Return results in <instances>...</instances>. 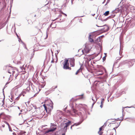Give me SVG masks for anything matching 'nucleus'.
Here are the masks:
<instances>
[{
  "label": "nucleus",
  "mask_w": 135,
  "mask_h": 135,
  "mask_svg": "<svg viewBox=\"0 0 135 135\" xmlns=\"http://www.w3.org/2000/svg\"><path fill=\"white\" fill-rule=\"evenodd\" d=\"M72 111L75 113V114L78 115L82 119V120L81 121L79 122L78 123H75L72 125L70 127V129H72V127H73L74 126H77L79 125L82 123V122L84 120V114H83L81 112H78L77 110L74 108L73 106L72 107Z\"/></svg>",
  "instance_id": "f257e3e1"
},
{
  "label": "nucleus",
  "mask_w": 135,
  "mask_h": 135,
  "mask_svg": "<svg viewBox=\"0 0 135 135\" xmlns=\"http://www.w3.org/2000/svg\"><path fill=\"white\" fill-rule=\"evenodd\" d=\"M53 103L51 100H50V103L49 104H44L43 106L46 112L49 113H50L51 110L53 109Z\"/></svg>",
  "instance_id": "f03ea898"
},
{
  "label": "nucleus",
  "mask_w": 135,
  "mask_h": 135,
  "mask_svg": "<svg viewBox=\"0 0 135 135\" xmlns=\"http://www.w3.org/2000/svg\"><path fill=\"white\" fill-rule=\"evenodd\" d=\"M100 27H103V28L99 31L100 32H101L107 31L109 29V28L106 25H105L103 26H101Z\"/></svg>",
  "instance_id": "7ed1b4c3"
},
{
  "label": "nucleus",
  "mask_w": 135,
  "mask_h": 135,
  "mask_svg": "<svg viewBox=\"0 0 135 135\" xmlns=\"http://www.w3.org/2000/svg\"><path fill=\"white\" fill-rule=\"evenodd\" d=\"M58 9L57 8H55L53 9L52 10L54 12H56V13H59V15L58 17H57L56 18H55V20H53V21H55L56 20H57L58 19H60V20H62L61 17L62 16V15L60 13H59V11H58Z\"/></svg>",
  "instance_id": "20e7f679"
},
{
  "label": "nucleus",
  "mask_w": 135,
  "mask_h": 135,
  "mask_svg": "<svg viewBox=\"0 0 135 135\" xmlns=\"http://www.w3.org/2000/svg\"><path fill=\"white\" fill-rule=\"evenodd\" d=\"M119 7L113 11L114 13H117L118 12H120V13H122V8L121 6H120V7H119V5L118 6Z\"/></svg>",
  "instance_id": "39448f33"
},
{
  "label": "nucleus",
  "mask_w": 135,
  "mask_h": 135,
  "mask_svg": "<svg viewBox=\"0 0 135 135\" xmlns=\"http://www.w3.org/2000/svg\"><path fill=\"white\" fill-rule=\"evenodd\" d=\"M63 64V69H67V68L69 66V59H65Z\"/></svg>",
  "instance_id": "423d86ee"
},
{
  "label": "nucleus",
  "mask_w": 135,
  "mask_h": 135,
  "mask_svg": "<svg viewBox=\"0 0 135 135\" xmlns=\"http://www.w3.org/2000/svg\"><path fill=\"white\" fill-rule=\"evenodd\" d=\"M69 62L71 67H74L75 66V59L74 58L69 59Z\"/></svg>",
  "instance_id": "0eeeda50"
},
{
  "label": "nucleus",
  "mask_w": 135,
  "mask_h": 135,
  "mask_svg": "<svg viewBox=\"0 0 135 135\" xmlns=\"http://www.w3.org/2000/svg\"><path fill=\"white\" fill-rule=\"evenodd\" d=\"M112 18V17H111V16H110L105 19H103V18H102V17H100L99 16V17L98 19L99 20H101L102 22H104L106 21L108 19L110 18Z\"/></svg>",
  "instance_id": "6e6552de"
},
{
  "label": "nucleus",
  "mask_w": 135,
  "mask_h": 135,
  "mask_svg": "<svg viewBox=\"0 0 135 135\" xmlns=\"http://www.w3.org/2000/svg\"><path fill=\"white\" fill-rule=\"evenodd\" d=\"M56 129V128H53L50 129H49L47 131L45 132V134L48 133L50 132H53L54 131H55Z\"/></svg>",
  "instance_id": "1a4fd4ad"
},
{
  "label": "nucleus",
  "mask_w": 135,
  "mask_h": 135,
  "mask_svg": "<svg viewBox=\"0 0 135 135\" xmlns=\"http://www.w3.org/2000/svg\"><path fill=\"white\" fill-rule=\"evenodd\" d=\"M14 68H15L10 66V68L8 69V72L9 74H11L12 71Z\"/></svg>",
  "instance_id": "9d476101"
},
{
  "label": "nucleus",
  "mask_w": 135,
  "mask_h": 135,
  "mask_svg": "<svg viewBox=\"0 0 135 135\" xmlns=\"http://www.w3.org/2000/svg\"><path fill=\"white\" fill-rule=\"evenodd\" d=\"M65 126L64 128H67L71 124V122L70 121H69L65 123Z\"/></svg>",
  "instance_id": "9b49d317"
},
{
  "label": "nucleus",
  "mask_w": 135,
  "mask_h": 135,
  "mask_svg": "<svg viewBox=\"0 0 135 135\" xmlns=\"http://www.w3.org/2000/svg\"><path fill=\"white\" fill-rule=\"evenodd\" d=\"M109 13V11H107L105 12L102 16L100 17H102L103 18L104 16H107Z\"/></svg>",
  "instance_id": "f8f14e48"
},
{
  "label": "nucleus",
  "mask_w": 135,
  "mask_h": 135,
  "mask_svg": "<svg viewBox=\"0 0 135 135\" xmlns=\"http://www.w3.org/2000/svg\"><path fill=\"white\" fill-rule=\"evenodd\" d=\"M100 42V38L99 37H98L97 39L95 40L94 43H97L99 42Z\"/></svg>",
  "instance_id": "ddd939ff"
},
{
  "label": "nucleus",
  "mask_w": 135,
  "mask_h": 135,
  "mask_svg": "<svg viewBox=\"0 0 135 135\" xmlns=\"http://www.w3.org/2000/svg\"><path fill=\"white\" fill-rule=\"evenodd\" d=\"M10 67V66L8 65H6L4 66L3 67V69L5 70H8V69Z\"/></svg>",
  "instance_id": "4468645a"
},
{
  "label": "nucleus",
  "mask_w": 135,
  "mask_h": 135,
  "mask_svg": "<svg viewBox=\"0 0 135 135\" xmlns=\"http://www.w3.org/2000/svg\"><path fill=\"white\" fill-rule=\"evenodd\" d=\"M54 90H52V89H51L47 91L45 93H46V94H48L49 93H51L52 91H54Z\"/></svg>",
  "instance_id": "2eb2a0df"
},
{
  "label": "nucleus",
  "mask_w": 135,
  "mask_h": 135,
  "mask_svg": "<svg viewBox=\"0 0 135 135\" xmlns=\"http://www.w3.org/2000/svg\"><path fill=\"white\" fill-rule=\"evenodd\" d=\"M25 93H26L24 91H23L21 94L19 95L17 98H20V97H21L22 95L23 97L25 95L24 94Z\"/></svg>",
  "instance_id": "dca6fc26"
},
{
  "label": "nucleus",
  "mask_w": 135,
  "mask_h": 135,
  "mask_svg": "<svg viewBox=\"0 0 135 135\" xmlns=\"http://www.w3.org/2000/svg\"><path fill=\"white\" fill-rule=\"evenodd\" d=\"M67 128H64V127L62 128V131L64 132L63 133L65 134V133L67 132Z\"/></svg>",
  "instance_id": "f3484780"
},
{
  "label": "nucleus",
  "mask_w": 135,
  "mask_h": 135,
  "mask_svg": "<svg viewBox=\"0 0 135 135\" xmlns=\"http://www.w3.org/2000/svg\"><path fill=\"white\" fill-rule=\"evenodd\" d=\"M16 71L17 70H15L14 69L13 70L12 72V75L14 76V75L16 74Z\"/></svg>",
  "instance_id": "a211bd4d"
},
{
  "label": "nucleus",
  "mask_w": 135,
  "mask_h": 135,
  "mask_svg": "<svg viewBox=\"0 0 135 135\" xmlns=\"http://www.w3.org/2000/svg\"><path fill=\"white\" fill-rule=\"evenodd\" d=\"M119 118H117V119H110L111 120H122L123 119V117H122V119H118Z\"/></svg>",
  "instance_id": "6ab92c4d"
},
{
  "label": "nucleus",
  "mask_w": 135,
  "mask_h": 135,
  "mask_svg": "<svg viewBox=\"0 0 135 135\" xmlns=\"http://www.w3.org/2000/svg\"><path fill=\"white\" fill-rule=\"evenodd\" d=\"M18 39V41L19 42H21L23 44L24 46H26V45L22 41V40L19 37V38Z\"/></svg>",
  "instance_id": "aec40b11"
},
{
  "label": "nucleus",
  "mask_w": 135,
  "mask_h": 135,
  "mask_svg": "<svg viewBox=\"0 0 135 135\" xmlns=\"http://www.w3.org/2000/svg\"><path fill=\"white\" fill-rule=\"evenodd\" d=\"M89 41L90 42L94 43L95 41L93 40V39L91 38H89Z\"/></svg>",
  "instance_id": "412c9836"
},
{
  "label": "nucleus",
  "mask_w": 135,
  "mask_h": 135,
  "mask_svg": "<svg viewBox=\"0 0 135 135\" xmlns=\"http://www.w3.org/2000/svg\"><path fill=\"white\" fill-rule=\"evenodd\" d=\"M16 74H15V75H15V79H17V76H18V74L17 71H16Z\"/></svg>",
  "instance_id": "4be33fe9"
},
{
  "label": "nucleus",
  "mask_w": 135,
  "mask_h": 135,
  "mask_svg": "<svg viewBox=\"0 0 135 135\" xmlns=\"http://www.w3.org/2000/svg\"><path fill=\"white\" fill-rule=\"evenodd\" d=\"M57 87V86H53L51 88V89H52V90H54Z\"/></svg>",
  "instance_id": "5701e85b"
},
{
  "label": "nucleus",
  "mask_w": 135,
  "mask_h": 135,
  "mask_svg": "<svg viewBox=\"0 0 135 135\" xmlns=\"http://www.w3.org/2000/svg\"><path fill=\"white\" fill-rule=\"evenodd\" d=\"M96 95H95V99H94L93 98V97H92V98H91V99L93 101V102H95V101H96V102L97 100V99H96V100H95V99H96Z\"/></svg>",
  "instance_id": "b1692460"
},
{
  "label": "nucleus",
  "mask_w": 135,
  "mask_h": 135,
  "mask_svg": "<svg viewBox=\"0 0 135 135\" xmlns=\"http://www.w3.org/2000/svg\"><path fill=\"white\" fill-rule=\"evenodd\" d=\"M3 122L4 123H5V124H7V125L8 126V127H10L9 124L6 121H3Z\"/></svg>",
  "instance_id": "393cba45"
},
{
  "label": "nucleus",
  "mask_w": 135,
  "mask_h": 135,
  "mask_svg": "<svg viewBox=\"0 0 135 135\" xmlns=\"http://www.w3.org/2000/svg\"><path fill=\"white\" fill-rule=\"evenodd\" d=\"M3 122L4 123H5V124H7V125L8 126V127H10L9 124L6 121H3Z\"/></svg>",
  "instance_id": "a878e982"
},
{
  "label": "nucleus",
  "mask_w": 135,
  "mask_h": 135,
  "mask_svg": "<svg viewBox=\"0 0 135 135\" xmlns=\"http://www.w3.org/2000/svg\"><path fill=\"white\" fill-rule=\"evenodd\" d=\"M59 12V13H61L63 15H64L66 17L67 16V15L65 13H64L63 12H62V11H60V12Z\"/></svg>",
  "instance_id": "bb28decb"
},
{
  "label": "nucleus",
  "mask_w": 135,
  "mask_h": 135,
  "mask_svg": "<svg viewBox=\"0 0 135 135\" xmlns=\"http://www.w3.org/2000/svg\"><path fill=\"white\" fill-rule=\"evenodd\" d=\"M62 119V118L61 117H57V120H59V119Z\"/></svg>",
  "instance_id": "cd10ccee"
},
{
  "label": "nucleus",
  "mask_w": 135,
  "mask_h": 135,
  "mask_svg": "<svg viewBox=\"0 0 135 135\" xmlns=\"http://www.w3.org/2000/svg\"><path fill=\"white\" fill-rule=\"evenodd\" d=\"M35 50H34L33 51V53L32 54V56H31V57H33V56L34 55V52H35Z\"/></svg>",
  "instance_id": "c85d7f7f"
},
{
  "label": "nucleus",
  "mask_w": 135,
  "mask_h": 135,
  "mask_svg": "<svg viewBox=\"0 0 135 135\" xmlns=\"http://www.w3.org/2000/svg\"><path fill=\"white\" fill-rule=\"evenodd\" d=\"M80 69H81V68H80V69H79V70H78L76 71V73H75V74H76V75H77V74H78L79 72H80Z\"/></svg>",
  "instance_id": "c756f323"
},
{
  "label": "nucleus",
  "mask_w": 135,
  "mask_h": 135,
  "mask_svg": "<svg viewBox=\"0 0 135 135\" xmlns=\"http://www.w3.org/2000/svg\"><path fill=\"white\" fill-rule=\"evenodd\" d=\"M99 73L101 72V73H98V74L99 75H102L103 73V71H99Z\"/></svg>",
  "instance_id": "7c9ffc66"
},
{
  "label": "nucleus",
  "mask_w": 135,
  "mask_h": 135,
  "mask_svg": "<svg viewBox=\"0 0 135 135\" xmlns=\"http://www.w3.org/2000/svg\"><path fill=\"white\" fill-rule=\"evenodd\" d=\"M121 122H120L119 123V124L118 125V126H117V127H116L115 128H113V129L114 130H115V132H116V130H115V128H118V127L120 125V123Z\"/></svg>",
  "instance_id": "2f4dec72"
},
{
  "label": "nucleus",
  "mask_w": 135,
  "mask_h": 135,
  "mask_svg": "<svg viewBox=\"0 0 135 135\" xmlns=\"http://www.w3.org/2000/svg\"><path fill=\"white\" fill-rule=\"evenodd\" d=\"M106 56H105L103 58V61H104L105 60Z\"/></svg>",
  "instance_id": "473e14b6"
},
{
  "label": "nucleus",
  "mask_w": 135,
  "mask_h": 135,
  "mask_svg": "<svg viewBox=\"0 0 135 135\" xmlns=\"http://www.w3.org/2000/svg\"><path fill=\"white\" fill-rule=\"evenodd\" d=\"M110 0H107L106 3L105 5V6L106 5L110 2Z\"/></svg>",
  "instance_id": "72a5a7b5"
},
{
  "label": "nucleus",
  "mask_w": 135,
  "mask_h": 135,
  "mask_svg": "<svg viewBox=\"0 0 135 135\" xmlns=\"http://www.w3.org/2000/svg\"><path fill=\"white\" fill-rule=\"evenodd\" d=\"M51 126H56L54 124L52 123H51Z\"/></svg>",
  "instance_id": "f704fd0d"
},
{
  "label": "nucleus",
  "mask_w": 135,
  "mask_h": 135,
  "mask_svg": "<svg viewBox=\"0 0 135 135\" xmlns=\"http://www.w3.org/2000/svg\"><path fill=\"white\" fill-rule=\"evenodd\" d=\"M127 0H122L121 2L120 3V4L121 3V2H122V3H123L124 2H125Z\"/></svg>",
  "instance_id": "c9c22d12"
},
{
  "label": "nucleus",
  "mask_w": 135,
  "mask_h": 135,
  "mask_svg": "<svg viewBox=\"0 0 135 135\" xmlns=\"http://www.w3.org/2000/svg\"><path fill=\"white\" fill-rule=\"evenodd\" d=\"M104 98H102V100H101V103H103V102H104Z\"/></svg>",
  "instance_id": "e433bc0d"
},
{
  "label": "nucleus",
  "mask_w": 135,
  "mask_h": 135,
  "mask_svg": "<svg viewBox=\"0 0 135 135\" xmlns=\"http://www.w3.org/2000/svg\"><path fill=\"white\" fill-rule=\"evenodd\" d=\"M67 68V69H69V70H71V68H70V67H69V66H68V68Z\"/></svg>",
  "instance_id": "4c0bfd02"
},
{
  "label": "nucleus",
  "mask_w": 135,
  "mask_h": 135,
  "mask_svg": "<svg viewBox=\"0 0 135 135\" xmlns=\"http://www.w3.org/2000/svg\"><path fill=\"white\" fill-rule=\"evenodd\" d=\"M121 41L120 40V50H121Z\"/></svg>",
  "instance_id": "58836bf2"
},
{
  "label": "nucleus",
  "mask_w": 135,
  "mask_h": 135,
  "mask_svg": "<svg viewBox=\"0 0 135 135\" xmlns=\"http://www.w3.org/2000/svg\"><path fill=\"white\" fill-rule=\"evenodd\" d=\"M9 131H12V129H11V127H9Z\"/></svg>",
  "instance_id": "ea45409f"
},
{
  "label": "nucleus",
  "mask_w": 135,
  "mask_h": 135,
  "mask_svg": "<svg viewBox=\"0 0 135 135\" xmlns=\"http://www.w3.org/2000/svg\"><path fill=\"white\" fill-rule=\"evenodd\" d=\"M67 106L66 107H65V108L63 109V111H65L67 109Z\"/></svg>",
  "instance_id": "a19ab883"
},
{
  "label": "nucleus",
  "mask_w": 135,
  "mask_h": 135,
  "mask_svg": "<svg viewBox=\"0 0 135 135\" xmlns=\"http://www.w3.org/2000/svg\"><path fill=\"white\" fill-rule=\"evenodd\" d=\"M104 37V35H103L101 36H100L99 37V38H102Z\"/></svg>",
  "instance_id": "79ce46f5"
},
{
  "label": "nucleus",
  "mask_w": 135,
  "mask_h": 135,
  "mask_svg": "<svg viewBox=\"0 0 135 135\" xmlns=\"http://www.w3.org/2000/svg\"><path fill=\"white\" fill-rule=\"evenodd\" d=\"M107 125V123H105L104 124V125L103 126V127H105Z\"/></svg>",
  "instance_id": "37998d69"
},
{
  "label": "nucleus",
  "mask_w": 135,
  "mask_h": 135,
  "mask_svg": "<svg viewBox=\"0 0 135 135\" xmlns=\"http://www.w3.org/2000/svg\"><path fill=\"white\" fill-rule=\"evenodd\" d=\"M101 105L100 106V107H101V108H102L103 107V103H101Z\"/></svg>",
  "instance_id": "c03bdc74"
},
{
  "label": "nucleus",
  "mask_w": 135,
  "mask_h": 135,
  "mask_svg": "<svg viewBox=\"0 0 135 135\" xmlns=\"http://www.w3.org/2000/svg\"><path fill=\"white\" fill-rule=\"evenodd\" d=\"M103 127V126H102V127H100L99 129V131H101L102 129V127Z\"/></svg>",
  "instance_id": "a18cd8bd"
},
{
  "label": "nucleus",
  "mask_w": 135,
  "mask_h": 135,
  "mask_svg": "<svg viewBox=\"0 0 135 135\" xmlns=\"http://www.w3.org/2000/svg\"><path fill=\"white\" fill-rule=\"evenodd\" d=\"M85 52L86 53H88L89 51V50H85Z\"/></svg>",
  "instance_id": "49530a36"
},
{
  "label": "nucleus",
  "mask_w": 135,
  "mask_h": 135,
  "mask_svg": "<svg viewBox=\"0 0 135 135\" xmlns=\"http://www.w3.org/2000/svg\"><path fill=\"white\" fill-rule=\"evenodd\" d=\"M82 54H81V55H82V54H84V50H82Z\"/></svg>",
  "instance_id": "de8ad7c7"
},
{
  "label": "nucleus",
  "mask_w": 135,
  "mask_h": 135,
  "mask_svg": "<svg viewBox=\"0 0 135 135\" xmlns=\"http://www.w3.org/2000/svg\"><path fill=\"white\" fill-rule=\"evenodd\" d=\"M3 95H4V98L3 100V101H4V98H5V96H4V89H3Z\"/></svg>",
  "instance_id": "09e8293b"
},
{
  "label": "nucleus",
  "mask_w": 135,
  "mask_h": 135,
  "mask_svg": "<svg viewBox=\"0 0 135 135\" xmlns=\"http://www.w3.org/2000/svg\"><path fill=\"white\" fill-rule=\"evenodd\" d=\"M95 102H96V101H95V102H93V103L92 105V107H93L94 105V104L95 103Z\"/></svg>",
  "instance_id": "8fccbe9b"
},
{
  "label": "nucleus",
  "mask_w": 135,
  "mask_h": 135,
  "mask_svg": "<svg viewBox=\"0 0 135 135\" xmlns=\"http://www.w3.org/2000/svg\"><path fill=\"white\" fill-rule=\"evenodd\" d=\"M115 121H112L111 123H110V124H114L115 123H113V122H114Z\"/></svg>",
  "instance_id": "3c124183"
},
{
  "label": "nucleus",
  "mask_w": 135,
  "mask_h": 135,
  "mask_svg": "<svg viewBox=\"0 0 135 135\" xmlns=\"http://www.w3.org/2000/svg\"><path fill=\"white\" fill-rule=\"evenodd\" d=\"M79 106L80 107H82L83 106V104H80L79 105Z\"/></svg>",
  "instance_id": "603ef678"
},
{
  "label": "nucleus",
  "mask_w": 135,
  "mask_h": 135,
  "mask_svg": "<svg viewBox=\"0 0 135 135\" xmlns=\"http://www.w3.org/2000/svg\"><path fill=\"white\" fill-rule=\"evenodd\" d=\"M2 127H3V128H4V127H5V125L4 124H3V123H2Z\"/></svg>",
  "instance_id": "864d4df0"
},
{
  "label": "nucleus",
  "mask_w": 135,
  "mask_h": 135,
  "mask_svg": "<svg viewBox=\"0 0 135 135\" xmlns=\"http://www.w3.org/2000/svg\"><path fill=\"white\" fill-rule=\"evenodd\" d=\"M48 28L47 30V32H46V37L47 38L48 37V35H47V30H48Z\"/></svg>",
  "instance_id": "5fc2aeb1"
},
{
  "label": "nucleus",
  "mask_w": 135,
  "mask_h": 135,
  "mask_svg": "<svg viewBox=\"0 0 135 135\" xmlns=\"http://www.w3.org/2000/svg\"><path fill=\"white\" fill-rule=\"evenodd\" d=\"M16 35L17 38H19V36H18V34L16 33Z\"/></svg>",
  "instance_id": "6e6d98bb"
},
{
  "label": "nucleus",
  "mask_w": 135,
  "mask_h": 135,
  "mask_svg": "<svg viewBox=\"0 0 135 135\" xmlns=\"http://www.w3.org/2000/svg\"><path fill=\"white\" fill-rule=\"evenodd\" d=\"M91 35H90V34L89 35V37H88V38H91Z\"/></svg>",
  "instance_id": "4d7b16f0"
},
{
  "label": "nucleus",
  "mask_w": 135,
  "mask_h": 135,
  "mask_svg": "<svg viewBox=\"0 0 135 135\" xmlns=\"http://www.w3.org/2000/svg\"><path fill=\"white\" fill-rule=\"evenodd\" d=\"M13 135H17L16 133H15V132H13Z\"/></svg>",
  "instance_id": "13d9d810"
},
{
  "label": "nucleus",
  "mask_w": 135,
  "mask_h": 135,
  "mask_svg": "<svg viewBox=\"0 0 135 135\" xmlns=\"http://www.w3.org/2000/svg\"><path fill=\"white\" fill-rule=\"evenodd\" d=\"M51 53H52V56H53V52H52V51L51 50Z\"/></svg>",
  "instance_id": "bf43d9fd"
},
{
  "label": "nucleus",
  "mask_w": 135,
  "mask_h": 135,
  "mask_svg": "<svg viewBox=\"0 0 135 135\" xmlns=\"http://www.w3.org/2000/svg\"><path fill=\"white\" fill-rule=\"evenodd\" d=\"M54 62V61L53 60V58H52V60L51 61V62L53 63V62Z\"/></svg>",
  "instance_id": "052dcab7"
},
{
  "label": "nucleus",
  "mask_w": 135,
  "mask_h": 135,
  "mask_svg": "<svg viewBox=\"0 0 135 135\" xmlns=\"http://www.w3.org/2000/svg\"><path fill=\"white\" fill-rule=\"evenodd\" d=\"M63 125H64L63 124H61L60 125V126H61V127H62Z\"/></svg>",
  "instance_id": "680f3d73"
},
{
  "label": "nucleus",
  "mask_w": 135,
  "mask_h": 135,
  "mask_svg": "<svg viewBox=\"0 0 135 135\" xmlns=\"http://www.w3.org/2000/svg\"><path fill=\"white\" fill-rule=\"evenodd\" d=\"M33 107H34L35 108V109H36V106L35 105V106L34 105H33Z\"/></svg>",
  "instance_id": "e2e57ef3"
},
{
  "label": "nucleus",
  "mask_w": 135,
  "mask_h": 135,
  "mask_svg": "<svg viewBox=\"0 0 135 135\" xmlns=\"http://www.w3.org/2000/svg\"><path fill=\"white\" fill-rule=\"evenodd\" d=\"M50 56H49V60H50Z\"/></svg>",
  "instance_id": "0e129e2a"
},
{
  "label": "nucleus",
  "mask_w": 135,
  "mask_h": 135,
  "mask_svg": "<svg viewBox=\"0 0 135 135\" xmlns=\"http://www.w3.org/2000/svg\"><path fill=\"white\" fill-rule=\"evenodd\" d=\"M106 0H104V2L102 3L103 4L105 2Z\"/></svg>",
  "instance_id": "69168bd1"
},
{
  "label": "nucleus",
  "mask_w": 135,
  "mask_h": 135,
  "mask_svg": "<svg viewBox=\"0 0 135 135\" xmlns=\"http://www.w3.org/2000/svg\"><path fill=\"white\" fill-rule=\"evenodd\" d=\"M57 54L59 52V50H57Z\"/></svg>",
  "instance_id": "338daca9"
},
{
  "label": "nucleus",
  "mask_w": 135,
  "mask_h": 135,
  "mask_svg": "<svg viewBox=\"0 0 135 135\" xmlns=\"http://www.w3.org/2000/svg\"><path fill=\"white\" fill-rule=\"evenodd\" d=\"M61 135H65V134L64 133H63Z\"/></svg>",
  "instance_id": "774afa93"
}]
</instances>
